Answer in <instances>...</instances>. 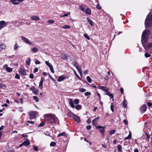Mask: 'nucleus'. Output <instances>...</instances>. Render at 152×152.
Segmentation results:
<instances>
[{
	"label": "nucleus",
	"mask_w": 152,
	"mask_h": 152,
	"mask_svg": "<svg viewBox=\"0 0 152 152\" xmlns=\"http://www.w3.org/2000/svg\"><path fill=\"white\" fill-rule=\"evenodd\" d=\"M44 117V120L45 122L49 124L56 123V121L57 119L55 115L47 114L45 115Z\"/></svg>",
	"instance_id": "nucleus-1"
},
{
	"label": "nucleus",
	"mask_w": 152,
	"mask_h": 152,
	"mask_svg": "<svg viewBox=\"0 0 152 152\" xmlns=\"http://www.w3.org/2000/svg\"><path fill=\"white\" fill-rule=\"evenodd\" d=\"M151 34V32L150 31L146 30H145L142 32L141 39L142 45L144 43H147V39Z\"/></svg>",
	"instance_id": "nucleus-2"
},
{
	"label": "nucleus",
	"mask_w": 152,
	"mask_h": 152,
	"mask_svg": "<svg viewBox=\"0 0 152 152\" xmlns=\"http://www.w3.org/2000/svg\"><path fill=\"white\" fill-rule=\"evenodd\" d=\"M145 26L146 27L148 28L152 26V15L149 14L147 15L145 20Z\"/></svg>",
	"instance_id": "nucleus-3"
},
{
	"label": "nucleus",
	"mask_w": 152,
	"mask_h": 152,
	"mask_svg": "<svg viewBox=\"0 0 152 152\" xmlns=\"http://www.w3.org/2000/svg\"><path fill=\"white\" fill-rule=\"evenodd\" d=\"M37 112L36 111H31L29 113V114L31 119H33L35 118Z\"/></svg>",
	"instance_id": "nucleus-4"
},
{
	"label": "nucleus",
	"mask_w": 152,
	"mask_h": 152,
	"mask_svg": "<svg viewBox=\"0 0 152 152\" xmlns=\"http://www.w3.org/2000/svg\"><path fill=\"white\" fill-rule=\"evenodd\" d=\"M21 39L26 43L30 45L33 46V44L32 42L29 41V40L27 38L24 37H21Z\"/></svg>",
	"instance_id": "nucleus-5"
},
{
	"label": "nucleus",
	"mask_w": 152,
	"mask_h": 152,
	"mask_svg": "<svg viewBox=\"0 0 152 152\" xmlns=\"http://www.w3.org/2000/svg\"><path fill=\"white\" fill-rule=\"evenodd\" d=\"M74 65L78 70L80 75L81 76L82 75V72L81 70V68L80 66L77 63H75Z\"/></svg>",
	"instance_id": "nucleus-6"
},
{
	"label": "nucleus",
	"mask_w": 152,
	"mask_h": 152,
	"mask_svg": "<svg viewBox=\"0 0 152 152\" xmlns=\"http://www.w3.org/2000/svg\"><path fill=\"white\" fill-rule=\"evenodd\" d=\"M142 45L145 49H148L151 48L152 47V42L148 44H147V43H144L142 44Z\"/></svg>",
	"instance_id": "nucleus-7"
},
{
	"label": "nucleus",
	"mask_w": 152,
	"mask_h": 152,
	"mask_svg": "<svg viewBox=\"0 0 152 152\" xmlns=\"http://www.w3.org/2000/svg\"><path fill=\"white\" fill-rule=\"evenodd\" d=\"M8 23H6L4 21L2 20L0 21V30L6 26Z\"/></svg>",
	"instance_id": "nucleus-8"
},
{
	"label": "nucleus",
	"mask_w": 152,
	"mask_h": 152,
	"mask_svg": "<svg viewBox=\"0 0 152 152\" xmlns=\"http://www.w3.org/2000/svg\"><path fill=\"white\" fill-rule=\"evenodd\" d=\"M46 64L50 68L51 71L53 73L54 72V71L53 69V67L52 64L49 63L48 61H46L45 62Z\"/></svg>",
	"instance_id": "nucleus-9"
},
{
	"label": "nucleus",
	"mask_w": 152,
	"mask_h": 152,
	"mask_svg": "<svg viewBox=\"0 0 152 152\" xmlns=\"http://www.w3.org/2000/svg\"><path fill=\"white\" fill-rule=\"evenodd\" d=\"M96 128L97 129H99V131L101 132L102 134H104V127L101 126H97Z\"/></svg>",
	"instance_id": "nucleus-10"
},
{
	"label": "nucleus",
	"mask_w": 152,
	"mask_h": 152,
	"mask_svg": "<svg viewBox=\"0 0 152 152\" xmlns=\"http://www.w3.org/2000/svg\"><path fill=\"white\" fill-rule=\"evenodd\" d=\"M147 109V106L146 104H143L142 106L140 108V111L141 113H143L145 112Z\"/></svg>",
	"instance_id": "nucleus-11"
},
{
	"label": "nucleus",
	"mask_w": 152,
	"mask_h": 152,
	"mask_svg": "<svg viewBox=\"0 0 152 152\" xmlns=\"http://www.w3.org/2000/svg\"><path fill=\"white\" fill-rule=\"evenodd\" d=\"M19 72L20 74L22 75H25L26 74V70L22 68L19 69Z\"/></svg>",
	"instance_id": "nucleus-12"
},
{
	"label": "nucleus",
	"mask_w": 152,
	"mask_h": 152,
	"mask_svg": "<svg viewBox=\"0 0 152 152\" xmlns=\"http://www.w3.org/2000/svg\"><path fill=\"white\" fill-rule=\"evenodd\" d=\"M66 77L64 75L60 76L57 79L58 82H61L66 78Z\"/></svg>",
	"instance_id": "nucleus-13"
},
{
	"label": "nucleus",
	"mask_w": 152,
	"mask_h": 152,
	"mask_svg": "<svg viewBox=\"0 0 152 152\" xmlns=\"http://www.w3.org/2000/svg\"><path fill=\"white\" fill-rule=\"evenodd\" d=\"M73 118L75 119L77 123H80V118L75 115Z\"/></svg>",
	"instance_id": "nucleus-14"
},
{
	"label": "nucleus",
	"mask_w": 152,
	"mask_h": 152,
	"mask_svg": "<svg viewBox=\"0 0 152 152\" xmlns=\"http://www.w3.org/2000/svg\"><path fill=\"white\" fill-rule=\"evenodd\" d=\"M6 47V45L4 44L1 43L0 45V51H2L3 50L5 49Z\"/></svg>",
	"instance_id": "nucleus-15"
},
{
	"label": "nucleus",
	"mask_w": 152,
	"mask_h": 152,
	"mask_svg": "<svg viewBox=\"0 0 152 152\" xmlns=\"http://www.w3.org/2000/svg\"><path fill=\"white\" fill-rule=\"evenodd\" d=\"M30 143L28 139H27L26 140L23 142V145L25 146H28L29 145Z\"/></svg>",
	"instance_id": "nucleus-16"
},
{
	"label": "nucleus",
	"mask_w": 152,
	"mask_h": 152,
	"mask_svg": "<svg viewBox=\"0 0 152 152\" xmlns=\"http://www.w3.org/2000/svg\"><path fill=\"white\" fill-rule=\"evenodd\" d=\"M69 104L73 108H75V106L74 105V102L71 99H70L69 100Z\"/></svg>",
	"instance_id": "nucleus-17"
},
{
	"label": "nucleus",
	"mask_w": 152,
	"mask_h": 152,
	"mask_svg": "<svg viewBox=\"0 0 152 152\" xmlns=\"http://www.w3.org/2000/svg\"><path fill=\"white\" fill-rule=\"evenodd\" d=\"M31 18L32 20H38L40 19V18L39 17L37 16H32L31 17Z\"/></svg>",
	"instance_id": "nucleus-18"
},
{
	"label": "nucleus",
	"mask_w": 152,
	"mask_h": 152,
	"mask_svg": "<svg viewBox=\"0 0 152 152\" xmlns=\"http://www.w3.org/2000/svg\"><path fill=\"white\" fill-rule=\"evenodd\" d=\"M99 88L104 91L105 92L108 91L109 90V89L108 88H107L106 87L104 86H101Z\"/></svg>",
	"instance_id": "nucleus-19"
},
{
	"label": "nucleus",
	"mask_w": 152,
	"mask_h": 152,
	"mask_svg": "<svg viewBox=\"0 0 152 152\" xmlns=\"http://www.w3.org/2000/svg\"><path fill=\"white\" fill-rule=\"evenodd\" d=\"M85 5L84 4L81 5L79 7V9L80 10L84 12L85 11Z\"/></svg>",
	"instance_id": "nucleus-20"
},
{
	"label": "nucleus",
	"mask_w": 152,
	"mask_h": 152,
	"mask_svg": "<svg viewBox=\"0 0 152 152\" xmlns=\"http://www.w3.org/2000/svg\"><path fill=\"white\" fill-rule=\"evenodd\" d=\"M43 81L44 79H41L39 83V87L41 89H42L43 88Z\"/></svg>",
	"instance_id": "nucleus-21"
},
{
	"label": "nucleus",
	"mask_w": 152,
	"mask_h": 152,
	"mask_svg": "<svg viewBox=\"0 0 152 152\" xmlns=\"http://www.w3.org/2000/svg\"><path fill=\"white\" fill-rule=\"evenodd\" d=\"M62 136L66 137L67 136V134H66V133L65 132H63L59 134L58 135V137H60Z\"/></svg>",
	"instance_id": "nucleus-22"
},
{
	"label": "nucleus",
	"mask_w": 152,
	"mask_h": 152,
	"mask_svg": "<svg viewBox=\"0 0 152 152\" xmlns=\"http://www.w3.org/2000/svg\"><path fill=\"white\" fill-rule=\"evenodd\" d=\"M87 20L88 22L92 26H94V23L89 18H87Z\"/></svg>",
	"instance_id": "nucleus-23"
},
{
	"label": "nucleus",
	"mask_w": 152,
	"mask_h": 152,
	"mask_svg": "<svg viewBox=\"0 0 152 152\" xmlns=\"http://www.w3.org/2000/svg\"><path fill=\"white\" fill-rule=\"evenodd\" d=\"M31 59L30 57H28L27 59L26 60V63L27 65H29L30 64V62Z\"/></svg>",
	"instance_id": "nucleus-24"
},
{
	"label": "nucleus",
	"mask_w": 152,
	"mask_h": 152,
	"mask_svg": "<svg viewBox=\"0 0 152 152\" xmlns=\"http://www.w3.org/2000/svg\"><path fill=\"white\" fill-rule=\"evenodd\" d=\"M68 115L70 117L73 118L75 114L71 111H69L67 113Z\"/></svg>",
	"instance_id": "nucleus-25"
},
{
	"label": "nucleus",
	"mask_w": 152,
	"mask_h": 152,
	"mask_svg": "<svg viewBox=\"0 0 152 152\" xmlns=\"http://www.w3.org/2000/svg\"><path fill=\"white\" fill-rule=\"evenodd\" d=\"M11 2L14 5H18L19 4L17 0H11Z\"/></svg>",
	"instance_id": "nucleus-26"
},
{
	"label": "nucleus",
	"mask_w": 152,
	"mask_h": 152,
	"mask_svg": "<svg viewBox=\"0 0 152 152\" xmlns=\"http://www.w3.org/2000/svg\"><path fill=\"white\" fill-rule=\"evenodd\" d=\"M38 49L36 48H34L31 49V51L33 53H36L37 52Z\"/></svg>",
	"instance_id": "nucleus-27"
},
{
	"label": "nucleus",
	"mask_w": 152,
	"mask_h": 152,
	"mask_svg": "<svg viewBox=\"0 0 152 152\" xmlns=\"http://www.w3.org/2000/svg\"><path fill=\"white\" fill-rule=\"evenodd\" d=\"M127 106V105L126 100L125 99H124L123 102V107L124 108H126Z\"/></svg>",
	"instance_id": "nucleus-28"
},
{
	"label": "nucleus",
	"mask_w": 152,
	"mask_h": 152,
	"mask_svg": "<svg viewBox=\"0 0 152 152\" xmlns=\"http://www.w3.org/2000/svg\"><path fill=\"white\" fill-rule=\"evenodd\" d=\"M85 12L87 14L90 15L91 14V11L88 8H87L85 10Z\"/></svg>",
	"instance_id": "nucleus-29"
},
{
	"label": "nucleus",
	"mask_w": 152,
	"mask_h": 152,
	"mask_svg": "<svg viewBox=\"0 0 152 152\" xmlns=\"http://www.w3.org/2000/svg\"><path fill=\"white\" fill-rule=\"evenodd\" d=\"M131 137H132L131 133V132H129L128 136L127 137H125L124 139V140H128L129 139H130L131 138Z\"/></svg>",
	"instance_id": "nucleus-30"
},
{
	"label": "nucleus",
	"mask_w": 152,
	"mask_h": 152,
	"mask_svg": "<svg viewBox=\"0 0 152 152\" xmlns=\"http://www.w3.org/2000/svg\"><path fill=\"white\" fill-rule=\"evenodd\" d=\"M97 121L95 119H94L92 121V124L93 125H96L97 123Z\"/></svg>",
	"instance_id": "nucleus-31"
},
{
	"label": "nucleus",
	"mask_w": 152,
	"mask_h": 152,
	"mask_svg": "<svg viewBox=\"0 0 152 152\" xmlns=\"http://www.w3.org/2000/svg\"><path fill=\"white\" fill-rule=\"evenodd\" d=\"M86 78H87V80L88 82H89L90 83H91V82L92 81V80L90 78V77L88 76Z\"/></svg>",
	"instance_id": "nucleus-32"
},
{
	"label": "nucleus",
	"mask_w": 152,
	"mask_h": 152,
	"mask_svg": "<svg viewBox=\"0 0 152 152\" xmlns=\"http://www.w3.org/2000/svg\"><path fill=\"white\" fill-rule=\"evenodd\" d=\"M0 88L5 89L6 88V86L4 84H2L0 83Z\"/></svg>",
	"instance_id": "nucleus-33"
},
{
	"label": "nucleus",
	"mask_w": 152,
	"mask_h": 152,
	"mask_svg": "<svg viewBox=\"0 0 152 152\" xmlns=\"http://www.w3.org/2000/svg\"><path fill=\"white\" fill-rule=\"evenodd\" d=\"M6 70L9 72H11L12 71V69L9 67H7L6 68Z\"/></svg>",
	"instance_id": "nucleus-34"
},
{
	"label": "nucleus",
	"mask_w": 152,
	"mask_h": 152,
	"mask_svg": "<svg viewBox=\"0 0 152 152\" xmlns=\"http://www.w3.org/2000/svg\"><path fill=\"white\" fill-rule=\"evenodd\" d=\"M118 151L119 152H121L122 150V147L120 145H118Z\"/></svg>",
	"instance_id": "nucleus-35"
},
{
	"label": "nucleus",
	"mask_w": 152,
	"mask_h": 152,
	"mask_svg": "<svg viewBox=\"0 0 152 152\" xmlns=\"http://www.w3.org/2000/svg\"><path fill=\"white\" fill-rule=\"evenodd\" d=\"M62 58L64 60L66 59L67 58L65 54H62L61 55Z\"/></svg>",
	"instance_id": "nucleus-36"
},
{
	"label": "nucleus",
	"mask_w": 152,
	"mask_h": 152,
	"mask_svg": "<svg viewBox=\"0 0 152 152\" xmlns=\"http://www.w3.org/2000/svg\"><path fill=\"white\" fill-rule=\"evenodd\" d=\"M70 26H68V25H65L62 27V28H63L69 29V28H70Z\"/></svg>",
	"instance_id": "nucleus-37"
},
{
	"label": "nucleus",
	"mask_w": 152,
	"mask_h": 152,
	"mask_svg": "<svg viewBox=\"0 0 152 152\" xmlns=\"http://www.w3.org/2000/svg\"><path fill=\"white\" fill-rule=\"evenodd\" d=\"M79 91L82 92H84L86 91V90L83 88H79Z\"/></svg>",
	"instance_id": "nucleus-38"
},
{
	"label": "nucleus",
	"mask_w": 152,
	"mask_h": 152,
	"mask_svg": "<svg viewBox=\"0 0 152 152\" xmlns=\"http://www.w3.org/2000/svg\"><path fill=\"white\" fill-rule=\"evenodd\" d=\"M115 132V131L114 129H113L110 131V133L109 134H114Z\"/></svg>",
	"instance_id": "nucleus-39"
},
{
	"label": "nucleus",
	"mask_w": 152,
	"mask_h": 152,
	"mask_svg": "<svg viewBox=\"0 0 152 152\" xmlns=\"http://www.w3.org/2000/svg\"><path fill=\"white\" fill-rule=\"evenodd\" d=\"M33 98L36 102H38L39 101V99L37 96H33Z\"/></svg>",
	"instance_id": "nucleus-40"
},
{
	"label": "nucleus",
	"mask_w": 152,
	"mask_h": 152,
	"mask_svg": "<svg viewBox=\"0 0 152 152\" xmlns=\"http://www.w3.org/2000/svg\"><path fill=\"white\" fill-rule=\"evenodd\" d=\"M81 107L80 105H77L75 107V108L77 110H80L81 109Z\"/></svg>",
	"instance_id": "nucleus-41"
},
{
	"label": "nucleus",
	"mask_w": 152,
	"mask_h": 152,
	"mask_svg": "<svg viewBox=\"0 0 152 152\" xmlns=\"http://www.w3.org/2000/svg\"><path fill=\"white\" fill-rule=\"evenodd\" d=\"M15 78L18 79H20V76L18 73H16Z\"/></svg>",
	"instance_id": "nucleus-42"
},
{
	"label": "nucleus",
	"mask_w": 152,
	"mask_h": 152,
	"mask_svg": "<svg viewBox=\"0 0 152 152\" xmlns=\"http://www.w3.org/2000/svg\"><path fill=\"white\" fill-rule=\"evenodd\" d=\"M84 37L85 38H86L88 39L89 40H90V38L87 34H84Z\"/></svg>",
	"instance_id": "nucleus-43"
},
{
	"label": "nucleus",
	"mask_w": 152,
	"mask_h": 152,
	"mask_svg": "<svg viewBox=\"0 0 152 152\" xmlns=\"http://www.w3.org/2000/svg\"><path fill=\"white\" fill-rule=\"evenodd\" d=\"M145 56L146 58L149 57L151 56L150 54H148V53H146L145 54Z\"/></svg>",
	"instance_id": "nucleus-44"
},
{
	"label": "nucleus",
	"mask_w": 152,
	"mask_h": 152,
	"mask_svg": "<svg viewBox=\"0 0 152 152\" xmlns=\"http://www.w3.org/2000/svg\"><path fill=\"white\" fill-rule=\"evenodd\" d=\"M19 47L17 43L14 45V50H16Z\"/></svg>",
	"instance_id": "nucleus-45"
},
{
	"label": "nucleus",
	"mask_w": 152,
	"mask_h": 152,
	"mask_svg": "<svg viewBox=\"0 0 152 152\" xmlns=\"http://www.w3.org/2000/svg\"><path fill=\"white\" fill-rule=\"evenodd\" d=\"M56 145V143L54 142H51L50 144V145L51 146H55Z\"/></svg>",
	"instance_id": "nucleus-46"
},
{
	"label": "nucleus",
	"mask_w": 152,
	"mask_h": 152,
	"mask_svg": "<svg viewBox=\"0 0 152 152\" xmlns=\"http://www.w3.org/2000/svg\"><path fill=\"white\" fill-rule=\"evenodd\" d=\"M70 12H68L67 14L65 13L64 15L61 16V17H65V16H68V15H70Z\"/></svg>",
	"instance_id": "nucleus-47"
},
{
	"label": "nucleus",
	"mask_w": 152,
	"mask_h": 152,
	"mask_svg": "<svg viewBox=\"0 0 152 152\" xmlns=\"http://www.w3.org/2000/svg\"><path fill=\"white\" fill-rule=\"evenodd\" d=\"M35 62L36 64H40V62L38 59H35Z\"/></svg>",
	"instance_id": "nucleus-48"
},
{
	"label": "nucleus",
	"mask_w": 152,
	"mask_h": 152,
	"mask_svg": "<svg viewBox=\"0 0 152 152\" xmlns=\"http://www.w3.org/2000/svg\"><path fill=\"white\" fill-rule=\"evenodd\" d=\"M74 102L76 104H78L79 103V101L77 99H75L74 101Z\"/></svg>",
	"instance_id": "nucleus-49"
},
{
	"label": "nucleus",
	"mask_w": 152,
	"mask_h": 152,
	"mask_svg": "<svg viewBox=\"0 0 152 152\" xmlns=\"http://www.w3.org/2000/svg\"><path fill=\"white\" fill-rule=\"evenodd\" d=\"M45 125V122H42L39 125V127H42L43 126Z\"/></svg>",
	"instance_id": "nucleus-50"
},
{
	"label": "nucleus",
	"mask_w": 152,
	"mask_h": 152,
	"mask_svg": "<svg viewBox=\"0 0 152 152\" xmlns=\"http://www.w3.org/2000/svg\"><path fill=\"white\" fill-rule=\"evenodd\" d=\"M33 148L35 151H37L38 150V148L37 146L34 145L33 146Z\"/></svg>",
	"instance_id": "nucleus-51"
},
{
	"label": "nucleus",
	"mask_w": 152,
	"mask_h": 152,
	"mask_svg": "<svg viewBox=\"0 0 152 152\" xmlns=\"http://www.w3.org/2000/svg\"><path fill=\"white\" fill-rule=\"evenodd\" d=\"M33 93H34L35 95H37L38 94V90L37 89L34 91H33Z\"/></svg>",
	"instance_id": "nucleus-52"
},
{
	"label": "nucleus",
	"mask_w": 152,
	"mask_h": 152,
	"mask_svg": "<svg viewBox=\"0 0 152 152\" xmlns=\"http://www.w3.org/2000/svg\"><path fill=\"white\" fill-rule=\"evenodd\" d=\"M48 22L50 23H54V21L53 20H49L48 21Z\"/></svg>",
	"instance_id": "nucleus-53"
},
{
	"label": "nucleus",
	"mask_w": 152,
	"mask_h": 152,
	"mask_svg": "<svg viewBox=\"0 0 152 152\" xmlns=\"http://www.w3.org/2000/svg\"><path fill=\"white\" fill-rule=\"evenodd\" d=\"M91 94V93L90 92H86L85 93V95L86 96L90 95Z\"/></svg>",
	"instance_id": "nucleus-54"
},
{
	"label": "nucleus",
	"mask_w": 152,
	"mask_h": 152,
	"mask_svg": "<svg viewBox=\"0 0 152 152\" xmlns=\"http://www.w3.org/2000/svg\"><path fill=\"white\" fill-rule=\"evenodd\" d=\"M36 90V88H35L34 86H33L32 88H30V90L31 91H32L33 92V91H34Z\"/></svg>",
	"instance_id": "nucleus-55"
},
{
	"label": "nucleus",
	"mask_w": 152,
	"mask_h": 152,
	"mask_svg": "<svg viewBox=\"0 0 152 152\" xmlns=\"http://www.w3.org/2000/svg\"><path fill=\"white\" fill-rule=\"evenodd\" d=\"M86 128L87 129V130H89L91 129V126L90 125H88V126H87L86 127Z\"/></svg>",
	"instance_id": "nucleus-56"
},
{
	"label": "nucleus",
	"mask_w": 152,
	"mask_h": 152,
	"mask_svg": "<svg viewBox=\"0 0 152 152\" xmlns=\"http://www.w3.org/2000/svg\"><path fill=\"white\" fill-rule=\"evenodd\" d=\"M29 77L31 79H33L34 77V76L33 74H31L29 75Z\"/></svg>",
	"instance_id": "nucleus-57"
},
{
	"label": "nucleus",
	"mask_w": 152,
	"mask_h": 152,
	"mask_svg": "<svg viewBox=\"0 0 152 152\" xmlns=\"http://www.w3.org/2000/svg\"><path fill=\"white\" fill-rule=\"evenodd\" d=\"M111 110L113 112L114 111V106L113 105H111L110 106Z\"/></svg>",
	"instance_id": "nucleus-58"
},
{
	"label": "nucleus",
	"mask_w": 152,
	"mask_h": 152,
	"mask_svg": "<svg viewBox=\"0 0 152 152\" xmlns=\"http://www.w3.org/2000/svg\"><path fill=\"white\" fill-rule=\"evenodd\" d=\"M145 134L146 135V139L148 140H149V138L150 136L146 132H145Z\"/></svg>",
	"instance_id": "nucleus-59"
},
{
	"label": "nucleus",
	"mask_w": 152,
	"mask_h": 152,
	"mask_svg": "<svg viewBox=\"0 0 152 152\" xmlns=\"http://www.w3.org/2000/svg\"><path fill=\"white\" fill-rule=\"evenodd\" d=\"M96 7L97 9H99V10L101 9V7H100L99 5V4H97L96 5Z\"/></svg>",
	"instance_id": "nucleus-60"
},
{
	"label": "nucleus",
	"mask_w": 152,
	"mask_h": 152,
	"mask_svg": "<svg viewBox=\"0 0 152 152\" xmlns=\"http://www.w3.org/2000/svg\"><path fill=\"white\" fill-rule=\"evenodd\" d=\"M108 96H109L110 98V99L112 98H113V96L112 94L110 93V94Z\"/></svg>",
	"instance_id": "nucleus-61"
},
{
	"label": "nucleus",
	"mask_w": 152,
	"mask_h": 152,
	"mask_svg": "<svg viewBox=\"0 0 152 152\" xmlns=\"http://www.w3.org/2000/svg\"><path fill=\"white\" fill-rule=\"evenodd\" d=\"M123 122L125 124V125H127L128 124V121L126 120L125 119H124L123 120Z\"/></svg>",
	"instance_id": "nucleus-62"
},
{
	"label": "nucleus",
	"mask_w": 152,
	"mask_h": 152,
	"mask_svg": "<svg viewBox=\"0 0 152 152\" xmlns=\"http://www.w3.org/2000/svg\"><path fill=\"white\" fill-rule=\"evenodd\" d=\"M38 68H36L34 69V73H36L38 72Z\"/></svg>",
	"instance_id": "nucleus-63"
},
{
	"label": "nucleus",
	"mask_w": 152,
	"mask_h": 152,
	"mask_svg": "<svg viewBox=\"0 0 152 152\" xmlns=\"http://www.w3.org/2000/svg\"><path fill=\"white\" fill-rule=\"evenodd\" d=\"M147 104L148 107H151L152 106V103L151 102H148Z\"/></svg>",
	"instance_id": "nucleus-64"
}]
</instances>
